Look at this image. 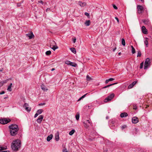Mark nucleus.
Returning <instances> with one entry per match:
<instances>
[{
    "label": "nucleus",
    "instance_id": "obj_1",
    "mask_svg": "<svg viewBox=\"0 0 152 152\" xmlns=\"http://www.w3.org/2000/svg\"><path fill=\"white\" fill-rule=\"evenodd\" d=\"M10 129V133L12 136H15L18 133L19 130L18 126L15 124H12L9 126Z\"/></svg>",
    "mask_w": 152,
    "mask_h": 152
},
{
    "label": "nucleus",
    "instance_id": "obj_2",
    "mask_svg": "<svg viewBox=\"0 0 152 152\" xmlns=\"http://www.w3.org/2000/svg\"><path fill=\"white\" fill-rule=\"evenodd\" d=\"M21 146L20 141L18 140H14L11 145V147L12 150L17 151L20 148Z\"/></svg>",
    "mask_w": 152,
    "mask_h": 152
},
{
    "label": "nucleus",
    "instance_id": "obj_3",
    "mask_svg": "<svg viewBox=\"0 0 152 152\" xmlns=\"http://www.w3.org/2000/svg\"><path fill=\"white\" fill-rule=\"evenodd\" d=\"M83 123L85 127L86 128H88L92 124L91 121L90 120H86L83 122Z\"/></svg>",
    "mask_w": 152,
    "mask_h": 152
},
{
    "label": "nucleus",
    "instance_id": "obj_4",
    "mask_svg": "<svg viewBox=\"0 0 152 152\" xmlns=\"http://www.w3.org/2000/svg\"><path fill=\"white\" fill-rule=\"evenodd\" d=\"M150 60L149 58H147L146 59L144 66V69H147L148 67L150 66Z\"/></svg>",
    "mask_w": 152,
    "mask_h": 152
},
{
    "label": "nucleus",
    "instance_id": "obj_5",
    "mask_svg": "<svg viewBox=\"0 0 152 152\" xmlns=\"http://www.w3.org/2000/svg\"><path fill=\"white\" fill-rule=\"evenodd\" d=\"M11 120L9 119L3 118L0 120V123L2 124H7Z\"/></svg>",
    "mask_w": 152,
    "mask_h": 152
},
{
    "label": "nucleus",
    "instance_id": "obj_6",
    "mask_svg": "<svg viewBox=\"0 0 152 152\" xmlns=\"http://www.w3.org/2000/svg\"><path fill=\"white\" fill-rule=\"evenodd\" d=\"M138 13L140 14L142 12L144 11V8L143 6L140 5L137 6Z\"/></svg>",
    "mask_w": 152,
    "mask_h": 152
},
{
    "label": "nucleus",
    "instance_id": "obj_7",
    "mask_svg": "<svg viewBox=\"0 0 152 152\" xmlns=\"http://www.w3.org/2000/svg\"><path fill=\"white\" fill-rule=\"evenodd\" d=\"M114 94H110L107 98L105 99L104 100V102H107L111 100L114 97Z\"/></svg>",
    "mask_w": 152,
    "mask_h": 152
},
{
    "label": "nucleus",
    "instance_id": "obj_8",
    "mask_svg": "<svg viewBox=\"0 0 152 152\" xmlns=\"http://www.w3.org/2000/svg\"><path fill=\"white\" fill-rule=\"evenodd\" d=\"M28 106V104L27 103H26L24 104L23 107L27 111L30 112L31 111V108L29 107Z\"/></svg>",
    "mask_w": 152,
    "mask_h": 152
},
{
    "label": "nucleus",
    "instance_id": "obj_9",
    "mask_svg": "<svg viewBox=\"0 0 152 152\" xmlns=\"http://www.w3.org/2000/svg\"><path fill=\"white\" fill-rule=\"evenodd\" d=\"M138 121V118L136 117H133L132 118V121L133 124L137 123Z\"/></svg>",
    "mask_w": 152,
    "mask_h": 152
},
{
    "label": "nucleus",
    "instance_id": "obj_10",
    "mask_svg": "<svg viewBox=\"0 0 152 152\" xmlns=\"http://www.w3.org/2000/svg\"><path fill=\"white\" fill-rule=\"evenodd\" d=\"M43 116L42 115H39L38 118L37 120V122L39 124L41 123L43 119Z\"/></svg>",
    "mask_w": 152,
    "mask_h": 152
},
{
    "label": "nucleus",
    "instance_id": "obj_11",
    "mask_svg": "<svg viewBox=\"0 0 152 152\" xmlns=\"http://www.w3.org/2000/svg\"><path fill=\"white\" fill-rule=\"evenodd\" d=\"M26 35L27 37H28L29 38V39H32L34 36L32 32H31V33L27 34H26Z\"/></svg>",
    "mask_w": 152,
    "mask_h": 152
},
{
    "label": "nucleus",
    "instance_id": "obj_12",
    "mask_svg": "<svg viewBox=\"0 0 152 152\" xmlns=\"http://www.w3.org/2000/svg\"><path fill=\"white\" fill-rule=\"evenodd\" d=\"M142 29L143 33L145 34H147L148 33L147 30L146 28L145 27L143 26L142 27Z\"/></svg>",
    "mask_w": 152,
    "mask_h": 152
},
{
    "label": "nucleus",
    "instance_id": "obj_13",
    "mask_svg": "<svg viewBox=\"0 0 152 152\" xmlns=\"http://www.w3.org/2000/svg\"><path fill=\"white\" fill-rule=\"evenodd\" d=\"M137 81H134L130 84L128 87V88L130 89L132 88L133 86L136 83Z\"/></svg>",
    "mask_w": 152,
    "mask_h": 152
},
{
    "label": "nucleus",
    "instance_id": "obj_14",
    "mask_svg": "<svg viewBox=\"0 0 152 152\" xmlns=\"http://www.w3.org/2000/svg\"><path fill=\"white\" fill-rule=\"evenodd\" d=\"M50 47L54 51H55L56 49H57L58 48V47L56 45H50Z\"/></svg>",
    "mask_w": 152,
    "mask_h": 152
},
{
    "label": "nucleus",
    "instance_id": "obj_15",
    "mask_svg": "<svg viewBox=\"0 0 152 152\" xmlns=\"http://www.w3.org/2000/svg\"><path fill=\"white\" fill-rule=\"evenodd\" d=\"M59 134L58 132H57L55 134V139L56 141H58L59 139Z\"/></svg>",
    "mask_w": 152,
    "mask_h": 152
},
{
    "label": "nucleus",
    "instance_id": "obj_16",
    "mask_svg": "<svg viewBox=\"0 0 152 152\" xmlns=\"http://www.w3.org/2000/svg\"><path fill=\"white\" fill-rule=\"evenodd\" d=\"M78 4L81 7H84L86 5V2H83L80 1H79Z\"/></svg>",
    "mask_w": 152,
    "mask_h": 152
},
{
    "label": "nucleus",
    "instance_id": "obj_17",
    "mask_svg": "<svg viewBox=\"0 0 152 152\" xmlns=\"http://www.w3.org/2000/svg\"><path fill=\"white\" fill-rule=\"evenodd\" d=\"M41 87L42 89L44 91H47L48 90V89L43 84H42L41 85Z\"/></svg>",
    "mask_w": 152,
    "mask_h": 152
},
{
    "label": "nucleus",
    "instance_id": "obj_18",
    "mask_svg": "<svg viewBox=\"0 0 152 152\" xmlns=\"http://www.w3.org/2000/svg\"><path fill=\"white\" fill-rule=\"evenodd\" d=\"M8 80L7 79L1 82H0V87L2 86L4 83H6L7 82Z\"/></svg>",
    "mask_w": 152,
    "mask_h": 152
},
{
    "label": "nucleus",
    "instance_id": "obj_19",
    "mask_svg": "<svg viewBox=\"0 0 152 152\" xmlns=\"http://www.w3.org/2000/svg\"><path fill=\"white\" fill-rule=\"evenodd\" d=\"M128 115L127 113H121L120 116L121 118L125 117L127 116Z\"/></svg>",
    "mask_w": 152,
    "mask_h": 152
},
{
    "label": "nucleus",
    "instance_id": "obj_20",
    "mask_svg": "<svg viewBox=\"0 0 152 152\" xmlns=\"http://www.w3.org/2000/svg\"><path fill=\"white\" fill-rule=\"evenodd\" d=\"M53 135L50 134V135L48 136L47 138V140L48 141H50L52 138H53Z\"/></svg>",
    "mask_w": 152,
    "mask_h": 152
},
{
    "label": "nucleus",
    "instance_id": "obj_21",
    "mask_svg": "<svg viewBox=\"0 0 152 152\" xmlns=\"http://www.w3.org/2000/svg\"><path fill=\"white\" fill-rule=\"evenodd\" d=\"M12 83H11L10 85L8 86L7 90L9 91H12L11 87L12 86Z\"/></svg>",
    "mask_w": 152,
    "mask_h": 152
},
{
    "label": "nucleus",
    "instance_id": "obj_22",
    "mask_svg": "<svg viewBox=\"0 0 152 152\" xmlns=\"http://www.w3.org/2000/svg\"><path fill=\"white\" fill-rule=\"evenodd\" d=\"M90 20H86L85 23V24L86 26H88L90 25Z\"/></svg>",
    "mask_w": 152,
    "mask_h": 152
},
{
    "label": "nucleus",
    "instance_id": "obj_23",
    "mask_svg": "<svg viewBox=\"0 0 152 152\" xmlns=\"http://www.w3.org/2000/svg\"><path fill=\"white\" fill-rule=\"evenodd\" d=\"M80 117V113H77L76 115H75V118L77 120H78L79 119Z\"/></svg>",
    "mask_w": 152,
    "mask_h": 152
},
{
    "label": "nucleus",
    "instance_id": "obj_24",
    "mask_svg": "<svg viewBox=\"0 0 152 152\" xmlns=\"http://www.w3.org/2000/svg\"><path fill=\"white\" fill-rule=\"evenodd\" d=\"M75 132V130L73 129L69 132V134L70 135H72L74 134V133Z\"/></svg>",
    "mask_w": 152,
    "mask_h": 152
},
{
    "label": "nucleus",
    "instance_id": "obj_25",
    "mask_svg": "<svg viewBox=\"0 0 152 152\" xmlns=\"http://www.w3.org/2000/svg\"><path fill=\"white\" fill-rule=\"evenodd\" d=\"M71 51L73 53L75 54L76 53L75 49L74 48H70Z\"/></svg>",
    "mask_w": 152,
    "mask_h": 152
},
{
    "label": "nucleus",
    "instance_id": "obj_26",
    "mask_svg": "<svg viewBox=\"0 0 152 152\" xmlns=\"http://www.w3.org/2000/svg\"><path fill=\"white\" fill-rule=\"evenodd\" d=\"M132 48V54H134L135 53V50L133 46L132 45L131 46Z\"/></svg>",
    "mask_w": 152,
    "mask_h": 152
},
{
    "label": "nucleus",
    "instance_id": "obj_27",
    "mask_svg": "<svg viewBox=\"0 0 152 152\" xmlns=\"http://www.w3.org/2000/svg\"><path fill=\"white\" fill-rule=\"evenodd\" d=\"M117 83H114L110 84V85H107V86H104V87H103V88H107L108 87H110V86H113V85H114L115 84H116Z\"/></svg>",
    "mask_w": 152,
    "mask_h": 152
},
{
    "label": "nucleus",
    "instance_id": "obj_28",
    "mask_svg": "<svg viewBox=\"0 0 152 152\" xmlns=\"http://www.w3.org/2000/svg\"><path fill=\"white\" fill-rule=\"evenodd\" d=\"M65 64H66L68 65H70L71 64V63L72 64V62H71L69 61H65Z\"/></svg>",
    "mask_w": 152,
    "mask_h": 152
},
{
    "label": "nucleus",
    "instance_id": "obj_29",
    "mask_svg": "<svg viewBox=\"0 0 152 152\" xmlns=\"http://www.w3.org/2000/svg\"><path fill=\"white\" fill-rule=\"evenodd\" d=\"M43 111V110L42 109H39L37 110V113L38 115L41 114Z\"/></svg>",
    "mask_w": 152,
    "mask_h": 152
},
{
    "label": "nucleus",
    "instance_id": "obj_30",
    "mask_svg": "<svg viewBox=\"0 0 152 152\" xmlns=\"http://www.w3.org/2000/svg\"><path fill=\"white\" fill-rule=\"evenodd\" d=\"M148 38H146L145 39V40L144 41V43L145 45L146 46V47H148Z\"/></svg>",
    "mask_w": 152,
    "mask_h": 152
},
{
    "label": "nucleus",
    "instance_id": "obj_31",
    "mask_svg": "<svg viewBox=\"0 0 152 152\" xmlns=\"http://www.w3.org/2000/svg\"><path fill=\"white\" fill-rule=\"evenodd\" d=\"M121 44L124 46L125 45V42L124 39L123 38L122 39Z\"/></svg>",
    "mask_w": 152,
    "mask_h": 152
},
{
    "label": "nucleus",
    "instance_id": "obj_32",
    "mask_svg": "<svg viewBox=\"0 0 152 152\" xmlns=\"http://www.w3.org/2000/svg\"><path fill=\"white\" fill-rule=\"evenodd\" d=\"M72 63H71V64L70 65V66H73V67H76L77 66V64L74 63H73V62H72Z\"/></svg>",
    "mask_w": 152,
    "mask_h": 152
},
{
    "label": "nucleus",
    "instance_id": "obj_33",
    "mask_svg": "<svg viewBox=\"0 0 152 152\" xmlns=\"http://www.w3.org/2000/svg\"><path fill=\"white\" fill-rule=\"evenodd\" d=\"M45 53L47 55H50L51 53V52L50 50L47 51Z\"/></svg>",
    "mask_w": 152,
    "mask_h": 152
},
{
    "label": "nucleus",
    "instance_id": "obj_34",
    "mask_svg": "<svg viewBox=\"0 0 152 152\" xmlns=\"http://www.w3.org/2000/svg\"><path fill=\"white\" fill-rule=\"evenodd\" d=\"M86 79L87 80L89 81L91 79V78L88 75L86 76Z\"/></svg>",
    "mask_w": 152,
    "mask_h": 152
},
{
    "label": "nucleus",
    "instance_id": "obj_35",
    "mask_svg": "<svg viewBox=\"0 0 152 152\" xmlns=\"http://www.w3.org/2000/svg\"><path fill=\"white\" fill-rule=\"evenodd\" d=\"M141 56V52L140 51H138V53H137V57H139L140 56Z\"/></svg>",
    "mask_w": 152,
    "mask_h": 152
},
{
    "label": "nucleus",
    "instance_id": "obj_36",
    "mask_svg": "<svg viewBox=\"0 0 152 152\" xmlns=\"http://www.w3.org/2000/svg\"><path fill=\"white\" fill-rule=\"evenodd\" d=\"M143 62H142L140 64V68L142 69L143 68Z\"/></svg>",
    "mask_w": 152,
    "mask_h": 152
},
{
    "label": "nucleus",
    "instance_id": "obj_37",
    "mask_svg": "<svg viewBox=\"0 0 152 152\" xmlns=\"http://www.w3.org/2000/svg\"><path fill=\"white\" fill-rule=\"evenodd\" d=\"M126 126L125 125H124L121 126V128L122 129H123L126 128Z\"/></svg>",
    "mask_w": 152,
    "mask_h": 152
},
{
    "label": "nucleus",
    "instance_id": "obj_38",
    "mask_svg": "<svg viewBox=\"0 0 152 152\" xmlns=\"http://www.w3.org/2000/svg\"><path fill=\"white\" fill-rule=\"evenodd\" d=\"M85 15L88 17H89L90 16L89 14L87 12H86L85 13Z\"/></svg>",
    "mask_w": 152,
    "mask_h": 152
},
{
    "label": "nucleus",
    "instance_id": "obj_39",
    "mask_svg": "<svg viewBox=\"0 0 152 152\" xmlns=\"http://www.w3.org/2000/svg\"><path fill=\"white\" fill-rule=\"evenodd\" d=\"M108 80L109 81H109H112L114 80H115V79L113 78H110Z\"/></svg>",
    "mask_w": 152,
    "mask_h": 152
},
{
    "label": "nucleus",
    "instance_id": "obj_40",
    "mask_svg": "<svg viewBox=\"0 0 152 152\" xmlns=\"http://www.w3.org/2000/svg\"><path fill=\"white\" fill-rule=\"evenodd\" d=\"M113 7L115 9H118L117 7L114 4L113 5Z\"/></svg>",
    "mask_w": 152,
    "mask_h": 152
},
{
    "label": "nucleus",
    "instance_id": "obj_41",
    "mask_svg": "<svg viewBox=\"0 0 152 152\" xmlns=\"http://www.w3.org/2000/svg\"><path fill=\"white\" fill-rule=\"evenodd\" d=\"M115 19L116 20L118 23H119V20L118 18L117 17H115Z\"/></svg>",
    "mask_w": 152,
    "mask_h": 152
},
{
    "label": "nucleus",
    "instance_id": "obj_42",
    "mask_svg": "<svg viewBox=\"0 0 152 152\" xmlns=\"http://www.w3.org/2000/svg\"><path fill=\"white\" fill-rule=\"evenodd\" d=\"M63 152H67V150L66 148H65L63 149Z\"/></svg>",
    "mask_w": 152,
    "mask_h": 152
},
{
    "label": "nucleus",
    "instance_id": "obj_43",
    "mask_svg": "<svg viewBox=\"0 0 152 152\" xmlns=\"http://www.w3.org/2000/svg\"><path fill=\"white\" fill-rule=\"evenodd\" d=\"M38 115H38V113H37L35 114V115L34 116V117L35 118L37 117L38 116Z\"/></svg>",
    "mask_w": 152,
    "mask_h": 152
},
{
    "label": "nucleus",
    "instance_id": "obj_44",
    "mask_svg": "<svg viewBox=\"0 0 152 152\" xmlns=\"http://www.w3.org/2000/svg\"><path fill=\"white\" fill-rule=\"evenodd\" d=\"M45 104V103H40L39 104V106H41V105H44Z\"/></svg>",
    "mask_w": 152,
    "mask_h": 152
},
{
    "label": "nucleus",
    "instance_id": "obj_45",
    "mask_svg": "<svg viewBox=\"0 0 152 152\" xmlns=\"http://www.w3.org/2000/svg\"><path fill=\"white\" fill-rule=\"evenodd\" d=\"M4 93H5V92L4 91H2L1 92H0V94L1 95V94H4Z\"/></svg>",
    "mask_w": 152,
    "mask_h": 152
},
{
    "label": "nucleus",
    "instance_id": "obj_46",
    "mask_svg": "<svg viewBox=\"0 0 152 152\" xmlns=\"http://www.w3.org/2000/svg\"><path fill=\"white\" fill-rule=\"evenodd\" d=\"M76 39L75 38L73 40V42L74 43H75L76 42Z\"/></svg>",
    "mask_w": 152,
    "mask_h": 152
},
{
    "label": "nucleus",
    "instance_id": "obj_47",
    "mask_svg": "<svg viewBox=\"0 0 152 152\" xmlns=\"http://www.w3.org/2000/svg\"><path fill=\"white\" fill-rule=\"evenodd\" d=\"M133 109L135 110H136L137 109V107L136 106H134Z\"/></svg>",
    "mask_w": 152,
    "mask_h": 152
},
{
    "label": "nucleus",
    "instance_id": "obj_48",
    "mask_svg": "<svg viewBox=\"0 0 152 152\" xmlns=\"http://www.w3.org/2000/svg\"><path fill=\"white\" fill-rule=\"evenodd\" d=\"M87 94H84V95H83L82 96V97H83V98H84L86 96Z\"/></svg>",
    "mask_w": 152,
    "mask_h": 152
},
{
    "label": "nucleus",
    "instance_id": "obj_49",
    "mask_svg": "<svg viewBox=\"0 0 152 152\" xmlns=\"http://www.w3.org/2000/svg\"><path fill=\"white\" fill-rule=\"evenodd\" d=\"M3 149V148L2 147H0V151L2 150Z\"/></svg>",
    "mask_w": 152,
    "mask_h": 152
},
{
    "label": "nucleus",
    "instance_id": "obj_50",
    "mask_svg": "<svg viewBox=\"0 0 152 152\" xmlns=\"http://www.w3.org/2000/svg\"><path fill=\"white\" fill-rule=\"evenodd\" d=\"M109 80H107L106 81H105V83L106 84L107 83H108V82H109Z\"/></svg>",
    "mask_w": 152,
    "mask_h": 152
},
{
    "label": "nucleus",
    "instance_id": "obj_51",
    "mask_svg": "<svg viewBox=\"0 0 152 152\" xmlns=\"http://www.w3.org/2000/svg\"><path fill=\"white\" fill-rule=\"evenodd\" d=\"M1 152H10L9 151H2Z\"/></svg>",
    "mask_w": 152,
    "mask_h": 152
},
{
    "label": "nucleus",
    "instance_id": "obj_52",
    "mask_svg": "<svg viewBox=\"0 0 152 152\" xmlns=\"http://www.w3.org/2000/svg\"><path fill=\"white\" fill-rule=\"evenodd\" d=\"M39 2L42 3V4H43V1H39Z\"/></svg>",
    "mask_w": 152,
    "mask_h": 152
},
{
    "label": "nucleus",
    "instance_id": "obj_53",
    "mask_svg": "<svg viewBox=\"0 0 152 152\" xmlns=\"http://www.w3.org/2000/svg\"><path fill=\"white\" fill-rule=\"evenodd\" d=\"M139 0L141 1L142 2H144V0Z\"/></svg>",
    "mask_w": 152,
    "mask_h": 152
},
{
    "label": "nucleus",
    "instance_id": "obj_54",
    "mask_svg": "<svg viewBox=\"0 0 152 152\" xmlns=\"http://www.w3.org/2000/svg\"><path fill=\"white\" fill-rule=\"evenodd\" d=\"M116 49V48H115L114 49H113V51H114Z\"/></svg>",
    "mask_w": 152,
    "mask_h": 152
},
{
    "label": "nucleus",
    "instance_id": "obj_55",
    "mask_svg": "<svg viewBox=\"0 0 152 152\" xmlns=\"http://www.w3.org/2000/svg\"><path fill=\"white\" fill-rule=\"evenodd\" d=\"M118 54L119 56H120L121 54V52H119L118 53Z\"/></svg>",
    "mask_w": 152,
    "mask_h": 152
},
{
    "label": "nucleus",
    "instance_id": "obj_56",
    "mask_svg": "<svg viewBox=\"0 0 152 152\" xmlns=\"http://www.w3.org/2000/svg\"><path fill=\"white\" fill-rule=\"evenodd\" d=\"M146 20H144V21H143V22L145 23H146Z\"/></svg>",
    "mask_w": 152,
    "mask_h": 152
},
{
    "label": "nucleus",
    "instance_id": "obj_57",
    "mask_svg": "<svg viewBox=\"0 0 152 152\" xmlns=\"http://www.w3.org/2000/svg\"><path fill=\"white\" fill-rule=\"evenodd\" d=\"M55 70V69L54 68H52V69H51V71H53V70Z\"/></svg>",
    "mask_w": 152,
    "mask_h": 152
},
{
    "label": "nucleus",
    "instance_id": "obj_58",
    "mask_svg": "<svg viewBox=\"0 0 152 152\" xmlns=\"http://www.w3.org/2000/svg\"><path fill=\"white\" fill-rule=\"evenodd\" d=\"M81 99L80 98L78 100V101H80L81 100Z\"/></svg>",
    "mask_w": 152,
    "mask_h": 152
},
{
    "label": "nucleus",
    "instance_id": "obj_59",
    "mask_svg": "<svg viewBox=\"0 0 152 152\" xmlns=\"http://www.w3.org/2000/svg\"><path fill=\"white\" fill-rule=\"evenodd\" d=\"M53 44L54 43L55 44H56V43H55V42L54 41H53Z\"/></svg>",
    "mask_w": 152,
    "mask_h": 152
},
{
    "label": "nucleus",
    "instance_id": "obj_60",
    "mask_svg": "<svg viewBox=\"0 0 152 152\" xmlns=\"http://www.w3.org/2000/svg\"><path fill=\"white\" fill-rule=\"evenodd\" d=\"M80 98L81 99L83 98V97H82V96H81V97H80Z\"/></svg>",
    "mask_w": 152,
    "mask_h": 152
},
{
    "label": "nucleus",
    "instance_id": "obj_61",
    "mask_svg": "<svg viewBox=\"0 0 152 152\" xmlns=\"http://www.w3.org/2000/svg\"><path fill=\"white\" fill-rule=\"evenodd\" d=\"M80 98L81 99L83 98V97H82V96H81V97H80Z\"/></svg>",
    "mask_w": 152,
    "mask_h": 152
},
{
    "label": "nucleus",
    "instance_id": "obj_62",
    "mask_svg": "<svg viewBox=\"0 0 152 152\" xmlns=\"http://www.w3.org/2000/svg\"><path fill=\"white\" fill-rule=\"evenodd\" d=\"M0 71L2 72V70H0Z\"/></svg>",
    "mask_w": 152,
    "mask_h": 152
}]
</instances>
